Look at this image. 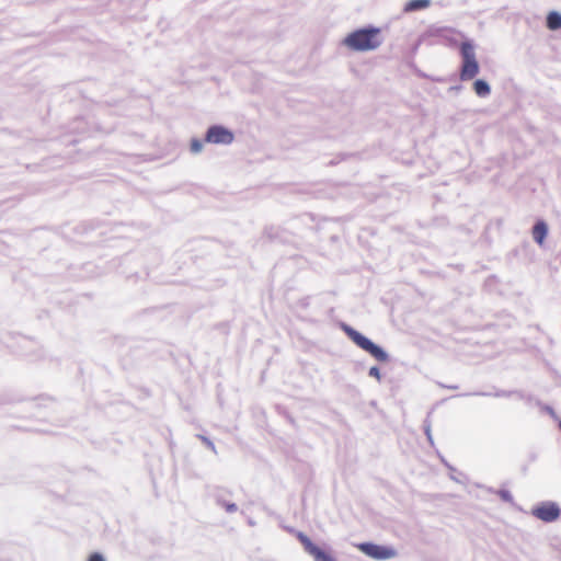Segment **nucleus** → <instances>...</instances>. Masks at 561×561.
<instances>
[{
  "mask_svg": "<svg viewBox=\"0 0 561 561\" xmlns=\"http://www.w3.org/2000/svg\"><path fill=\"white\" fill-rule=\"evenodd\" d=\"M344 44L358 51L373 50L381 44L380 31L378 28H362L348 34Z\"/></svg>",
  "mask_w": 561,
  "mask_h": 561,
  "instance_id": "nucleus-1",
  "label": "nucleus"
},
{
  "mask_svg": "<svg viewBox=\"0 0 561 561\" xmlns=\"http://www.w3.org/2000/svg\"><path fill=\"white\" fill-rule=\"evenodd\" d=\"M460 54L462 58L460 79L462 81H469L479 73L480 69L473 45L470 42H462L460 45Z\"/></svg>",
  "mask_w": 561,
  "mask_h": 561,
  "instance_id": "nucleus-2",
  "label": "nucleus"
},
{
  "mask_svg": "<svg viewBox=\"0 0 561 561\" xmlns=\"http://www.w3.org/2000/svg\"><path fill=\"white\" fill-rule=\"evenodd\" d=\"M344 332L358 347L370 354L378 362L385 363L388 360L387 353L358 331L351 327H345Z\"/></svg>",
  "mask_w": 561,
  "mask_h": 561,
  "instance_id": "nucleus-3",
  "label": "nucleus"
},
{
  "mask_svg": "<svg viewBox=\"0 0 561 561\" xmlns=\"http://www.w3.org/2000/svg\"><path fill=\"white\" fill-rule=\"evenodd\" d=\"M297 538L302 545L305 551L309 553L314 561H335L334 557L330 552L314 545L305 534L298 533Z\"/></svg>",
  "mask_w": 561,
  "mask_h": 561,
  "instance_id": "nucleus-4",
  "label": "nucleus"
},
{
  "mask_svg": "<svg viewBox=\"0 0 561 561\" xmlns=\"http://www.w3.org/2000/svg\"><path fill=\"white\" fill-rule=\"evenodd\" d=\"M531 514L546 523L554 522L560 516V508L554 502H542L531 510Z\"/></svg>",
  "mask_w": 561,
  "mask_h": 561,
  "instance_id": "nucleus-5",
  "label": "nucleus"
},
{
  "mask_svg": "<svg viewBox=\"0 0 561 561\" xmlns=\"http://www.w3.org/2000/svg\"><path fill=\"white\" fill-rule=\"evenodd\" d=\"M358 548L366 556L377 560L390 559L396 554L394 550L391 548L369 542L360 543Z\"/></svg>",
  "mask_w": 561,
  "mask_h": 561,
  "instance_id": "nucleus-6",
  "label": "nucleus"
},
{
  "mask_svg": "<svg viewBox=\"0 0 561 561\" xmlns=\"http://www.w3.org/2000/svg\"><path fill=\"white\" fill-rule=\"evenodd\" d=\"M232 140L233 134L222 126H211L206 134L207 142L229 145Z\"/></svg>",
  "mask_w": 561,
  "mask_h": 561,
  "instance_id": "nucleus-7",
  "label": "nucleus"
},
{
  "mask_svg": "<svg viewBox=\"0 0 561 561\" xmlns=\"http://www.w3.org/2000/svg\"><path fill=\"white\" fill-rule=\"evenodd\" d=\"M548 233V227L545 221L539 220L533 228V238L539 244L542 245Z\"/></svg>",
  "mask_w": 561,
  "mask_h": 561,
  "instance_id": "nucleus-8",
  "label": "nucleus"
},
{
  "mask_svg": "<svg viewBox=\"0 0 561 561\" xmlns=\"http://www.w3.org/2000/svg\"><path fill=\"white\" fill-rule=\"evenodd\" d=\"M431 4L430 0H410L404 4V12H413L428 8Z\"/></svg>",
  "mask_w": 561,
  "mask_h": 561,
  "instance_id": "nucleus-9",
  "label": "nucleus"
},
{
  "mask_svg": "<svg viewBox=\"0 0 561 561\" xmlns=\"http://www.w3.org/2000/svg\"><path fill=\"white\" fill-rule=\"evenodd\" d=\"M547 27L551 31L561 28V14L558 12H550L547 16Z\"/></svg>",
  "mask_w": 561,
  "mask_h": 561,
  "instance_id": "nucleus-10",
  "label": "nucleus"
},
{
  "mask_svg": "<svg viewBox=\"0 0 561 561\" xmlns=\"http://www.w3.org/2000/svg\"><path fill=\"white\" fill-rule=\"evenodd\" d=\"M473 90L478 96L484 98L490 94V87L484 80H477L473 83Z\"/></svg>",
  "mask_w": 561,
  "mask_h": 561,
  "instance_id": "nucleus-11",
  "label": "nucleus"
},
{
  "mask_svg": "<svg viewBox=\"0 0 561 561\" xmlns=\"http://www.w3.org/2000/svg\"><path fill=\"white\" fill-rule=\"evenodd\" d=\"M202 148H203V144L199 140H197V139L192 140V142H191V151L192 152L197 153L202 150Z\"/></svg>",
  "mask_w": 561,
  "mask_h": 561,
  "instance_id": "nucleus-12",
  "label": "nucleus"
},
{
  "mask_svg": "<svg viewBox=\"0 0 561 561\" xmlns=\"http://www.w3.org/2000/svg\"><path fill=\"white\" fill-rule=\"evenodd\" d=\"M88 561H105V559L101 553L94 552L89 557Z\"/></svg>",
  "mask_w": 561,
  "mask_h": 561,
  "instance_id": "nucleus-13",
  "label": "nucleus"
},
{
  "mask_svg": "<svg viewBox=\"0 0 561 561\" xmlns=\"http://www.w3.org/2000/svg\"><path fill=\"white\" fill-rule=\"evenodd\" d=\"M369 376L375 377L376 379H380V370L378 367H371L369 369Z\"/></svg>",
  "mask_w": 561,
  "mask_h": 561,
  "instance_id": "nucleus-14",
  "label": "nucleus"
},
{
  "mask_svg": "<svg viewBox=\"0 0 561 561\" xmlns=\"http://www.w3.org/2000/svg\"><path fill=\"white\" fill-rule=\"evenodd\" d=\"M559 427H560V430H561V421L559 422Z\"/></svg>",
  "mask_w": 561,
  "mask_h": 561,
  "instance_id": "nucleus-15",
  "label": "nucleus"
}]
</instances>
